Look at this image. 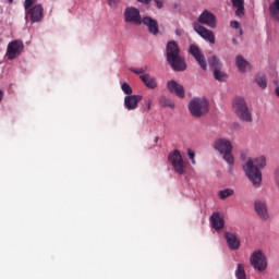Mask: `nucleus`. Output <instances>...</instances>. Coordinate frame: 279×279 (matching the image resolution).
Masks as SVG:
<instances>
[{
    "instance_id": "1",
    "label": "nucleus",
    "mask_w": 279,
    "mask_h": 279,
    "mask_svg": "<svg viewBox=\"0 0 279 279\" xmlns=\"http://www.w3.org/2000/svg\"><path fill=\"white\" fill-rule=\"evenodd\" d=\"M265 167H267V158L265 156L250 158L243 166L246 178H248L255 189L260 187L263 182V172L260 170L265 169Z\"/></svg>"
},
{
    "instance_id": "2",
    "label": "nucleus",
    "mask_w": 279,
    "mask_h": 279,
    "mask_svg": "<svg viewBox=\"0 0 279 279\" xmlns=\"http://www.w3.org/2000/svg\"><path fill=\"white\" fill-rule=\"evenodd\" d=\"M166 58L171 69L177 72L186 71V61L180 56V46L175 41H168L166 46Z\"/></svg>"
},
{
    "instance_id": "3",
    "label": "nucleus",
    "mask_w": 279,
    "mask_h": 279,
    "mask_svg": "<svg viewBox=\"0 0 279 279\" xmlns=\"http://www.w3.org/2000/svg\"><path fill=\"white\" fill-rule=\"evenodd\" d=\"M232 110L240 121H244L245 123H252L254 121L245 98L235 97L232 101Z\"/></svg>"
},
{
    "instance_id": "4",
    "label": "nucleus",
    "mask_w": 279,
    "mask_h": 279,
    "mask_svg": "<svg viewBox=\"0 0 279 279\" xmlns=\"http://www.w3.org/2000/svg\"><path fill=\"white\" fill-rule=\"evenodd\" d=\"M189 110L194 119H199L208 114L210 110V104L206 97H196L193 98L189 104Z\"/></svg>"
},
{
    "instance_id": "5",
    "label": "nucleus",
    "mask_w": 279,
    "mask_h": 279,
    "mask_svg": "<svg viewBox=\"0 0 279 279\" xmlns=\"http://www.w3.org/2000/svg\"><path fill=\"white\" fill-rule=\"evenodd\" d=\"M214 149L222 155L223 160L232 167L234 165V155H232V142L226 138L216 140Z\"/></svg>"
},
{
    "instance_id": "6",
    "label": "nucleus",
    "mask_w": 279,
    "mask_h": 279,
    "mask_svg": "<svg viewBox=\"0 0 279 279\" xmlns=\"http://www.w3.org/2000/svg\"><path fill=\"white\" fill-rule=\"evenodd\" d=\"M168 162L172 166L173 171L179 173V175H184L186 173V162L182 158L180 150L174 149L168 155Z\"/></svg>"
},
{
    "instance_id": "7",
    "label": "nucleus",
    "mask_w": 279,
    "mask_h": 279,
    "mask_svg": "<svg viewBox=\"0 0 279 279\" xmlns=\"http://www.w3.org/2000/svg\"><path fill=\"white\" fill-rule=\"evenodd\" d=\"M250 263L256 271H265L267 269V256L260 250L252 253Z\"/></svg>"
},
{
    "instance_id": "8",
    "label": "nucleus",
    "mask_w": 279,
    "mask_h": 279,
    "mask_svg": "<svg viewBox=\"0 0 279 279\" xmlns=\"http://www.w3.org/2000/svg\"><path fill=\"white\" fill-rule=\"evenodd\" d=\"M125 23H132L133 25H143V17H141V11L134 7H128L124 9Z\"/></svg>"
},
{
    "instance_id": "9",
    "label": "nucleus",
    "mask_w": 279,
    "mask_h": 279,
    "mask_svg": "<svg viewBox=\"0 0 279 279\" xmlns=\"http://www.w3.org/2000/svg\"><path fill=\"white\" fill-rule=\"evenodd\" d=\"M25 11V19H29L32 23H40L45 16L43 4H35Z\"/></svg>"
},
{
    "instance_id": "10",
    "label": "nucleus",
    "mask_w": 279,
    "mask_h": 279,
    "mask_svg": "<svg viewBox=\"0 0 279 279\" xmlns=\"http://www.w3.org/2000/svg\"><path fill=\"white\" fill-rule=\"evenodd\" d=\"M24 48L25 46L21 40H13L9 43L8 49H7L8 60H14L19 58V54L23 51Z\"/></svg>"
},
{
    "instance_id": "11",
    "label": "nucleus",
    "mask_w": 279,
    "mask_h": 279,
    "mask_svg": "<svg viewBox=\"0 0 279 279\" xmlns=\"http://www.w3.org/2000/svg\"><path fill=\"white\" fill-rule=\"evenodd\" d=\"M193 28L201 38L210 43V45H215V33H213V31L202 26L199 23H194Z\"/></svg>"
},
{
    "instance_id": "12",
    "label": "nucleus",
    "mask_w": 279,
    "mask_h": 279,
    "mask_svg": "<svg viewBox=\"0 0 279 279\" xmlns=\"http://www.w3.org/2000/svg\"><path fill=\"white\" fill-rule=\"evenodd\" d=\"M198 23L201 25H206L207 27H210L211 29H215L217 27V17L215 14L210 13V11L205 10L197 19Z\"/></svg>"
},
{
    "instance_id": "13",
    "label": "nucleus",
    "mask_w": 279,
    "mask_h": 279,
    "mask_svg": "<svg viewBox=\"0 0 279 279\" xmlns=\"http://www.w3.org/2000/svg\"><path fill=\"white\" fill-rule=\"evenodd\" d=\"M189 52L191 53V56H193V58H195L196 62H198L203 71H206L208 69V63H206V57L204 56V53H202L199 47H197L196 45H192L190 46Z\"/></svg>"
},
{
    "instance_id": "14",
    "label": "nucleus",
    "mask_w": 279,
    "mask_h": 279,
    "mask_svg": "<svg viewBox=\"0 0 279 279\" xmlns=\"http://www.w3.org/2000/svg\"><path fill=\"white\" fill-rule=\"evenodd\" d=\"M254 210L262 221H269V208L267 207V203L255 201Z\"/></svg>"
},
{
    "instance_id": "15",
    "label": "nucleus",
    "mask_w": 279,
    "mask_h": 279,
    "mask_svg": "<svg viewBox=\"0 0 279 279\" xmlns=\"http://www.w3.org/2000/svg\"><path fill=\"white\" fill-rule=\"evenodd\" d=\"M209 221H210L214 230H217V232H219V230H223V228H226V219L223 218V214H221L219 211H215L210 216Z\"/></svg>"
},
{
    "instance_id": "16",
    "label": "nucleus",
    "mask_w": 279,
    "mask_h": 279,
    "mask_svg": "<svg viewBox=\"0 0 279 279\" xmlns=\"http://www.w3.org/2000/svg\"><path fill=\"white\" fill-rule=\"evenodd\" d=\"M167 88H168L169 93H172L180 99H184V97H185L184 86H182L180 83H178L173 80L169 81L167 83Z\"/></svg>"
},
{
    "instance_id": "17",
    "label": "nucleus",
    "mask_w": 279,
    "mask_h": 279,
    "mask_svg": "<svg viewBox=\"0 0 279 279\" xmlns=\"http://www.w3.org/2000/svg\"><path fill=\"white\" fill-rule=\"evenodd\" d=\"M143 25H145L153 36H158L160 29L158 28V21L153 17L145 16L142 19Z\"/></svg>"
},
{
    "instance_id": "18",
    "label": "nucleus",
    "mask_w": 279,
    "mask_h": 279,
    "mask_svg": "<svg viewBox=\"0 0 279 279\" xmlns=\"http://www.w3.org/2000/svg\"><path fill=\"white\" fill-rule=\"evenodd\" d=\"M143 100L141 95H130L124 98V106L126 110H136L138 108V102Z\"/></svg>"
},
{
    "instance_id": "19",
    "label": "nucleus",
    "mask_w": 279,
    "mask_h": 279,
    "mask_svg": "<svg viewBox=\"0 0 279 279\" xmlns=\"http://www.w3.org/2000/svg\"><path fill=\"white\" fill-rule=\"evenodd\" d=\"M141 81L146 86V88H149L150 90H155V88H158V81L156 80V76H151L150 74H142L140 75Z\"/></svg>"
},
{
    "instance_id": "20",
    "label": "nucleus",
    "mask_w": 279,
    "mask_h": 279,
    "mask_svg": "<svg viewBox=\"0 0 279 279\" xmlns=\"http://www.w3.org/2000/svg\"><path fill=\"white\" fill-rule=\"evenodd\" d=\"M225 239L227 241L228 247L231 250H239L241 247V240L236 238V234L226 232Z\"/></svg>"
},
{
    "instance_id": "21",
    "label": "nucleus",
    "mask_w": 279,
    "mask_h": 279,
    "mask_svg": "<svg viewBox=\"0 0 279 279\" xmlns=\"http://www.w3.org/2000/svg\"><path fill=\"white\" fill-rule=\"evenodd\" d=\"M236 66H238L239 71H241V73H245V72L250 71V69H252V66L250 65V62H247V60H245V58H243V56L236 57Z\"/></svg>"
},
{
    "instance_id": "22",
    "label": "nucleus",
    "mask_w": 279,
    "mask_h": 279,
    "mask_svg": "<svg viewBox=\"0 0 279 279\" xmlns=\"http://www.w3.org/2000/svg\"><path fill=\"white\" fill-rule=\"evenodd\" d=\"M231 3L233 8H236V16H243L245 14V0H231Z\"/></svg>"
},
{
    "instance_id": "23",
    "label": "nucleus",
    "mask_w": 279,
    "mask_h": 279,
    "mask_svg": "<svg viewBox=\"0 0 279 279\" xmlns=\"http://www.w3.org/2000/svg\"><path fill=\"white\" fill-rule=\"evenodd\" d=\"M209 66L210 69H213L214 71H219V69H221L223 66V64L221 63V61L219 60V58H217V56H213L209 60Z\"/></svg>"
},
{
    "instance_id": "24",
    "label": "nucleus",
    "mask_w": 279,
    "mask_h": 279,
    "mask_svg": "<svg viewBox=\"0 0 279 279\" xmlns=\"http://www.w3.org/2000/svg\"><path fill=\"white\" fill-rule=\"evenodd\" d=\"M236 279H247V274L245 272V265L238 264L235 269Z\"/></svg>"
},
{
    "instance_id": "25",
    "label": "nucleus",
    "mask_w": 279,
    "mask_h": 279,
    "mask_svg": "<svg viewBox=\"0 0 279 279\" xmlns=\"http://www.w3.org/2000/svg\"><path fill=\"white\" fill-rule=\"evenodd\" d=\"M159 102L162 108H175V104L166 96H161Z\"/></svg>"
},
{
    "instance_id": "26",
    "label": "nucleus",
    "mask_w": 279,
    "mask_h": 279,
    "mask_svg": "<svg viewBox=\"0 0 279 279\" xmlns=\"http://www.w3.org/2000/svg\"><path fill=\"white\" fill-rule=\"evenodd\" d=\"M270 14L279 21V0H275V3L270 5Z\"/></svg>"
},
{
    "instance_id": "27",
    "label": "nucleus",
    "mask_w": 279,
    "mask_h": 279,
    "mask_svg": "<svg viewBox=\"0 0 279 279\" xmlns=\"http://www.w3.org/2000/svg\"><path fill=\"white\" fill-rule=\"evenodd\" d=\"M255 82L263 89L267 88V78H265V75H263V74L257 75L255 77Z\"/></svg>"
},
{
    "instance_id": "28",
    "label": "nucleus",
    "mask_w": 279,
    "mask_h": 279,
    "mask_svg": "<svg viewBox=\"0 0 279 279\" xmlns=\"http://www.w3.org/2000/svg\"><path fill=\"white\" fill-rule=\"evenodd\" d=\"M220 199H228V197H232L234 195V190L232 189H226L219 192Z\"/></svg>"
},
{
    "instance_id": "29",
    "label": "nucleus",
    "mask_w": 279,
    "mask_h": 279,
    "mask_svg": "<svg viewBox=\"0 0 279 279\" xmlns=\"http://www.w3.org/2000/svg\"><path fill=\"white\" fill-rule=\"evenodd\" d=\"M214 77H215V80H217L218 82H226V77H228V76L226 75V73H223V72L221 71V69H219V70H215V71H214Z\"/></svg>"
},
{
    "instance_id": "30",
    "label": "nucleus",
    "mask_w": 279,
    "mask_h": 279,
    "mask_svg": "<svg viewBox=\"0 0 279 279\" xmlns=\"http://www.w3.org/2000/svg\"><path fill=\"white\" fill-rule=\"evenodd\" d=\"M121 88L125 95H132V87L130 86V84L123 83Z\"/></svg>"
},
{
    "instance_id": "31",
    "label": "nucleus",
    "mask_w": 279,
    "mask_h": 279,
    "mask_svg": "<svg viewBox=\"0 0 279 279\" xmlns=\"http://www.w3.org/2000/svg\"><path fill=\"white\" fill-rule=\"evenodd\" d=\"M34 3H36V0H25L24 10H29V8H32V5H34Z\"/></svg>"
},
{
    "instance_id": "32",
    "label": "nucleus",
    "mask_w": 279,
    "mask_h": 279,
    "mask_svg": "<svg viewBox=\"0 0 279 279\" xmlns=\"http://www.w3.org/2000/svg\"><path fill=\"white\" fill-rule=\"evenodd\" d=\"M187 156L192 161V165H195V153L191 148L187 149Z\"/></svg>"
},
{
    "instance_id": "33",
    "label": "nucleus",
    "mask_w": 279,
    "mask_h": 279,
    "mask_svg": "<svg viewBox=\"0 0 279 279\" xmlns=\"http://www.w3.org/2000/svg\"><path fill=\"white\" fill-rule=\"evenodd\" d=\"M107 1L110 8H117L119 3H121V0H107Z\"/></svg>"
},
{
    "instance_id": "34",
    "label": "nucleus",
    "mask_w": 279,
    "mask_h": 279,
    "mask_svg": "<svg viewBox=\"0 0 279 279\" xmlns=\"http://www.w3.org/2000/svg\"><path fill=\"white\" fill-rule=\"evenodd\" d=\"M131 71H132L133 73H135L136 75H145V69H143V68L131 69Z\"/></svg>"
},
{
    "instance_id": "35",
    "label": "nucleus",
    "mask_w": 279,
    "mask_h": 279,
    "mask_svg": "<svg viewBox=\"0 0 279 279\" xmlns=\"http://www.w3.org/2000/svg\"><path fill=\"white\" fill-rule=\"evenodd\" d=\"M230 27H232L233 29H239L241 27V24L238 21H232L230 23Z\"/></svg>"
},
{
    "instance_id": "36",
    "label": "nucleus",
    "mask_w": 279,
    "mask_h": 279,
    "mask_svg": "<svg viewBox=\"0 0 279 279\" xmlns=\"http://www.w3.org/2000/svg\"><path fill=\"white\" fill-rule=\"evenodd\" d=\"M156 3V7L158 8V10L162 9L163 5V1L162 0H154Z\"/></svg>"
},
{
    "instance_id": "37",
    "label": "nucleus",
    "mask_w": 279,
    "mask_h": 279,
    "mask_svg": "<svg viewBox=\"0 0 279 279\" xmlns=\"http://www.w3.org/2000/svg\"><path fill=\"white\" fill-rule=\"evenodd\" d=\"M138 3H145L146 5H149L151 3V0H137Z\"/></svg>"
},
{
    "instance_id": "38",
    "label": "nucleus",
    "mask_w": 279,
    "mask_h": 279,
    "mask_svg": "<svg viewBox=\"0 0 279 279\" xmlns=\"http://www.w3.org/2000/svg\"><path fill=\"white\" fill-rule=\"evenodd\" d=\"M275 95H277V97L279 98V86L276 87V89H275Z\"/></svg>"
},
{
    "instance_id": "39",
    "label": "nucleus",
    "mask_w": 279,
    "mask_h": 279,
    "mask_svg": "<svg viewBox=\"0 0 279 279\" xmlns=\"http://www.w3.org/2000/svg\"><path fill=\"white\" fill-rule=\"evenodd\" d=\"M158 140H159V137H158V136H156V137H155V145H157V144H158Z\"/></svg>"
},
{
    "instance_id": "40",
    "label": "nucleus",
    "mask_w": 279,
    "mask_h": 279,
    "mask_svg": "<svg viewBox=\"0 0 279 279\" xmlns=\"http://www.w3.org/2000/svg\"><path fill=\"white\" fill-rule=\"evenodd\" d=\"M9 1V3H14V0H8Z\"/></svg>"
},
{
    "instance_id": "41",
    "label": "nucleus",
    "mask_w": 279,
    "mask_h": 279,
    "mask_svg": "<svg viewBox=\"0 0 279 279\" xmlns=\"http://www.w3.org/2000/svg\"><path fill=\"white\" fill-rule=\"evenodd\" d=\"M149 108H151V104H150V102L148 104V109H149Z\"/></svg>"
},
{
    "instance_id": "42",
    "label": "nucleus",
    "mask_w": 279,
    "mask_h": 279,
    "mask_svg": "<svg viewBox=\"0 0 279 279\" xmlns=\"http://www.w3.org/2000/svg\"><path fill=\"white\" fill-rule=\"evenodd\" d=\"M233 43H236V39H233Z\"/></svg>"
}]
</instances>
